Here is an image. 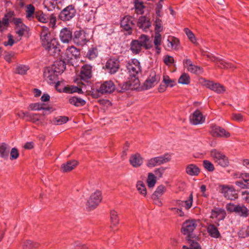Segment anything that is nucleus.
I'll list each match as a JSON object with an SVG mask.
<instances>
[{
  "label": "nucleus",
  "instance_id": "f257e3e1",
  "mask_svg": "<svg viewBox=\"0 0 249 249\" xmlns=\"http://www.w3.org/2000/svg\"><path fill=\"white\" fill-rule=\"evenodd\" d=\"M40 37L42 46L50 54L53 55L59 51L58 43L57 40L52 36L48 28L43 27Z\"/></svg>",
  "mask_w": 249,
  "mask_h": 249
},
{
  "label": "nucleus",
  "instance_id": "f03ea898",
  "mask_svg": "<svg viewBox=\"0 0 249 249\" xmlns=\"http://www.w3.org/2000/svg\"><path fill=\"white\" fill-rule=\"evenodd\" d=\"M66 68L63 60L55 61L52 67L47 68L44 71V78H56L61 74Z\"/></svg>",
  "mask_w": 249,
  "mask_h": 249
},
{
  "label": "nucleus",
  "instance_id": "7ed1b4c3",
  "mask_svg": "<svg viewBox=\"0 0 249 249\" xmlns=\"http://www.w3.org/2000/svg\"><path fill=\"white\" fill-rule=\"evenodd\" d=\"M210 156L215 163L223 167H228L229 165L228 158L219 150L215 149L212 150Z\"/></svg>",
  "mask_w": 249,
  "mask_h": 249
},
{
  "label": "nucleus",
  "instance_id": "20e7f679",
  "mask_svg": "<svg viewBox=\"0 0 249 249\" xmlns=\"http://www.w3.org/2000/svg\"><path fill=\"white\" fill-rule=\"evenodd\" d=\"M171 160V156L169 153H165L160 156L151 158L147 161V167L152 168L169 162Z\"/></svg>",
  "mask_w": 249,
  "mask_h": 249
},
{
  "label": "nucleus",
  "instance_id": "39448f33",
  "mask_svg": "<svg viewBox=\"0 0 249 249\" xmlns=\"http://www.w3.org/2000/svg\"><path fill=\"white\" fill-rule=\"evenodd\" d=\"M56 89L59 92H64L67 93H73L77 92L82 93V89L76 86H71L70 87L65 86L63 81H57L55 84Z\"/></svg>",
  "mask_w": 249,
  "mask_h": 249
},
{
  "label": "nucleus",
  "instance_id": "423d86ee",
  "mask_svg": "<svg viewBox=\"0 0 249 249\" xmlns=\"http://www.w3.org/2000/svg\"><path fill=\"white\" fill-rule=\"evenodd\" d=\"M197 226L195 219H190L186 220L182 224L181 232L184 235L190 237L192 235L194 230Z\"/></svg>",
  "mask_w": 249,
  "mask_h": 249
},
{
  "label": "nucleus",
  "instance_id": "0eeeda50",
  "mask_svg": "<svg viewBox=\"0 0 249 249\" xmlns=\"http://www.w3.org/2000/svg\"><path fill=\"white\" fill-rule=\"evenodd\" d=\"M13 23L15 25V32L19 37L18 41L20 40L22 36L27 33L29 31V28L24 24L22 19L20 18H15L13 19Z\"/></svg>",
  "mask_w": 249,
  "mask_h": 249
},
{
  "label": "nucleus",
  "instance_id": "6e6552de",
  "mask_svg": "<svg viewBox=\"0 0 249 249\" xmlns=\"http://www.w3.org/2000/svg\"><path fill=\"white\" fill-rule=\"evenodd\" d=\"M220 187L221 193L226 198L233 200L238 197V194L233 186L222 185Z\"/></svg>",
  "mask_w": 249,
  "mask_h": 249
},
{
  "label": "nucleus",
  "instance_id": "1a4fd4ad",
  "mask_svg": "<svg viewBox=\"0 0 249 249\" xmlns=\"http://www.w3.org/2000/svg\"><path fill=\"white\" fill-rule=\"evenodd\" d=\"M75 14L74 7L72 5H69L60 12L59 18L62 21H68L72 18Z\"/></svg>",
  "mask_w": 249,
  "mask_h": 249
},
{
  "label": "nucleus",
  "instance_id": "9d476101",
  "mask_svg": "<svg viewBox=\"0 0 249 249\" xmlns=\"http://www.w3.org/2000/svg\"><path fill=\"white\" fill-rule=\"evenodd\" d=\"M199 82L204 86L218 93H223L225 91L224 87L218 83H214L213 81L206 79H199Z\"/></svg>",
  "mask_w": 249,
  "mask_h": 249
},
{
  "label": "nucleus",
  "instance_id": "9b49d317",
  "mask_svg": "<svg viewBox=\"0 0 249 249\" xmlns=\"http://www.w3.org/2000/svg\"><path fill=\"white\" fill-rule=\"evenodd\" d=\"M211 134L215 137L229 138L231 135L230 132L227 131L224 128L216 124H211L210 126Z\"/></svg>",
  "mask_w": 249,
  "mask_h": 249
},
{
  "label": "nucleus",
  "instance_id": "f8f14e48",
  "mask_svg": "<svg viewBox=\"0 0 249 249\" xmlns=\"http://www.w3.org/2000/svg\"><path fill=\"white\" fill-rule=\"evenodd\" d=\"M207 56L210 60L215 63L218 67L221 69H233L235 67L232 63L224 60L220 57L215 56L212 54H208Z\"/></svg>",
  "mask_w": 249,
  "mask_h": 249
},
{
  "label": "nucleus",
  "instance_id": "ddd939ff",
  "mask_svg": "<svg viewBox=\"0 0 249 249\" xmlns=\"http://www.w3.org/2000/svg\"><path fill=\"white\" fill-rule=\"evenodd\" d=\"M183 65L184 67L191 73L200 74L203 72V68L194 65L190 59H184L183 60Z\"/></svg>",
  "mask_w": 249,
  "mask_h": 249
},
{
  "label": "nucleus",
  "instance_id": "4468645a",
  "mask_svg": "<svg viewBox=\"0 0 249 249\" xmlns=\"http://www.w3.org/2000/svg\"><path fill=\"white\" fill-rule=\"evenodd\" d=\"M127 69L131 78H136L140 71V62L136 59H132L127 65Z\"/></svg>",
  "mask_w": 249,
  "mask_h": 249
},
{
  "label": "nucleus",
  "instance_id": "2eb2a0df",
  "mask_svg": "<svg viewBox=\"0 0 249 249\" xmlns=\"http://www.w3.org/2000/svg\"><path fill=\"white\" fill-rule=\"evenodd\" d=\"M102 194L99 191H96L92 194L87 201V206L90 209L95 208L102 199Z\"/></svg>",
  "mask_w": 249,
  "mask_h": 249
},
{
  "label": "nucleus",
  "instance_id": "dca6fc26",
  "mask_svg": "<svg viewBox=\"0 0 249 249\" xmlns=\"http://www.w3.org/2000/svg\"><path fill=\"white\" fill-rule=\"evenodd\" d=\"M72 39L74 43L78 46H83L88 41L86 33L82 30L74 32Z\"/></svg>",
  "mask_w": 249,
  "mask_h": 249
},
{
  "label": "nucleus",
  "instance_id": "f3484780",
  "mask_svg": "<svg viewBox=\"0 0 249 249\" xmlns=\"http://www.w3.org/2000/svg\"><path fill=\"white\" fill-rule=\"evenodd\" d=\"M164 48L169 51L178 50L180 48L179 40L174 36H169L167 39Z\"/></svg>",
  "mask_w": 249,
  "mask_h": 249
},
{
  "label": "nucleus",
  "instance_id": "a211bd4d",
  "mask_svg": "<svg viewBox=\"0 0 249 249\" xmlns=\"http://www.w3.org/2000/svg\"><path fill=\"white\" fill-rule=\"evenodd\" d=\"M65 55L67 61L71 62L72 60L77 59L79 57L80 55V51L76 47L71 46L67 48Z\"/></svg>",
  "mask_w": 249,
  "mask_h": 249
},
{
  "label": "nucleus",
  "instance_id": "6ab92c4d",
  "mask_svg": "<svg viewBox=\"0 0 249 249\" xmlns=\"http://www.w3.org/2000/svg\"><path fill=\"white\" fill-rule=\"evenodd\" d=\"M119 67V61L114 58L108 59L106 64V68L110 74L115 73L118 71Z\"/></svg>",
  "mask_w": 249,
  "mask_h": 249
},
{
  "label": "nucleus",
  "instance_id": "aec40b11",
  "mask_svg": "<svg viewBox=\"0 0 249 249\" xmlns=\"http://www.w3.org/2000/svg\"><path fill=\"white\" fill-rule=\"evenodd\" d=\"M226 216V211L223 208L217 207L212 210L210 217L211 219H215L218 221H220L223 220Z\"/></svg>",
  "mask_w": 249,
  "mask_h": 249
},
{
  "label": "nucleus",
  "instance_id": "412c9836",
  "mask_svg": "<svg viewBox=\"0 0 249 249\" xmlns=\"http://www.w3.org/2000/svg\"><path fill=\"white\" fill-rule=\"evenodd\" d=\"M115 86L114 83L111 81H107L102 84L99 88L101 94L110 93L114 91Z\"/></svg>",
  "mask_w": 249,
  "mask_h": 249
},
{
  "label": "nucleus",
  "instance_id": "4be33fe9",
  "mask_svg": "<svg viewBox=\"0 0 249 249\" xmlns=\"http://www.w3.org/2000/svg\"><path fill=\"white\" fill-rule=\"evenodd\" d=\"M132 18L130 16L124 17L121 21V26L125 30L131 33V30L133 26Z\"/></svg>",
  "mask_w": 249,
  "mask_h": 249
},
{
  "label": "nucleus",
  "instance_id": "5701e85b",
  "mask_svg": "<svg viewBox=\"0 0 249 249\" xmlns=\"http://www.w3.org/2000/svg\"><path fill=\"white\" fill-rule=\"evenodd\" d=\"M190 121L192 124L197 125L203 123L205 121V118L201 111L196 110L194 112Z\"/></svg>",
  "mask_w": 249,
  "mask_h": 249
},
{
  "label": "nucleus",
  "instance_id": "b1692460",
  "mask_svg": "<svg viewBox=\"0 0 249 249\" xmlns=\"http://www.w3.org/2000/svg\"><path fill=\"white\" fill-rule=\"evenodd\" d=\"M59 36L62 42L68 43L72 39V32L67 28H63L60 31Z\"/></svg>",
  "mask_w": 249,
  "mask_h": 249
},
{
  "label": "nucleus",
  "instance_id": "393cba45",
  "mask_svg": "<svg viewBox=\"0 0 249 249\" xmlns=\"http://www.w3.org/2000/svg\"><path fill=\"white\" fill-rule=\"evenodd\" d=\"M185 172L190 176H197L200 173V170L196 165L191 163L186 165Z\"/></svg>",
  "mask_w": 249,
  "mask_h": 249
},
{
  "label": "nucleus",
  "instance_id": "a878e982",
  "mask_svg": "<svg viewBox=\"0 0 249 249\" xmlns=\"http://www.w3.org/2000/svg\"><path fill=\"white\" fill-rule=\"evenodd\" d=\"M35 7L32 4H29L27 5L25 9V17L27 19L31 21L34 19L35 17Z\"/></svg>",
  "mask_w": 249,
  "mask_h": 249
},
{
  "label": "nucleus",
  "instance_id": "bb28decb",
  "mask_svg": "<svg viewBox=\"0 0 249 249\" xmlns=\"http://www.w3.org/2000/svg\"><path fill=\"white\" fill-rule=\"evenodd\" d=\"M78 164L76 160H70L62 164L61 168L63 172H68L73 170Z\"/></svg>",
  "mask_w": 249,
  "mask_h": 249
},
{
  "label": "nucleus",
  "instance_id": "cd10ccee",
  "mask_svg": "<svg viewBox=\"0 0 249 249\" xmlns=\"http://www.w3.org/2000/svg\"><path fill=\"white\" fill-rule=\"evenodd\" d=\"M10 150V147L8 144L5 142L1 143L0 145V157L4 159L7 160L9 157Z\"/></svg>",
  "mask_w": 249,
  "mask_h": 249
},
{
  "label": "nucleus",
  "instance_id": "c85d7f7f",
  "mask_svg": "<svg viewBox=\"0 0 249 249\" xmlns=\"http://www.w3.org/2000/svg\"><path fill=\"white\" fill-rule=\"evenodd\" d=\"M69 103L76 107L84 106L86 103V101L76 96L70 97L69 98Z\"/></svg>",
  "mask_w": 249,
  "mask_h": 249
},
{
  "label": "nucleus",
  "instance_id": "c756f323",
  "mask_svg": "<svg viewBox=\"0 0 249 249\" xmlns=\"http://www.w3.org/2000/svg\"><path fill=\"white\" fill-rule=\"evenodd\" d=\"M61 2V0H44L43 5L44 7L49 11H53L56 7L58 8V3Z\"/></svg>",
  "mask_w": 249,
  "mask_h": 249
},
{
  "label": "nucleus",
  "instance_id": "7c9ffc66",
  "mask_svg": "<svg viewBox=\"0 0 249 249\" xmlns=\"http://www.w3.org/2000/svg\"><path fill=\"white\" fill-rule=\"evenodd\" d=\"M209 235L213 238H218L221 236L220 232L217 227L213 224H210L207 228Z\"/></svg>",
  "mask_w": 249,
  "mask_h": 249
},
{
  "label": "nucleus",
  "instance_id": "2f4dec72",
  "mask_svg": "<svg viewBox=\"0 0 249 249\" xmlns=\"http://www.w3.org/2000/svg\"><path fill=\"white\" fill-rule=\"evenodd\" d=\"M92 71V67L90 65H84L81 69L80 78H91Z\"/></svg>",
  "mask_w": 249,
  "mask_h": 249
},
{
  "label": "nucleus",
  "instance_id": "473e14b6",
  "mask_svg": "<svg viewBox=\"0 0 249 249\" xmlns=\"http://www.w3.org/2000/svg\"><path fill=\"white\" fill-rule=\"evenodd\" d=\"M193 196L192 193L190 194L187 200L185 201L178 200V205L180 207H184L186 210H189L192 206Z\"/></svg>",
  "mask_w": 249,
  "mask_h": 249
},
{
  "label": "nucleus",
  "instance_id": "72a5a7b5",
  "mask_svg": "<svg viewBox=\"0 0 249 249\" xmlns=\"http://www.w3.org/2000/svg\"><path fill=\"white\" fill-rule=\"evenodd\" d=\"M175 85V82L171 79H163V83L159 88V91L162 92L166 90V87H173Z\"/></svg>",
  "mask_w": 249,
  "mask_h": 249
},
{
  "label": "nucleus",
  "instance_id": "f704fd0d",
  "mask_svg": "<svg viewBox=\"0 0 249 249\" xmlns=\"http://www.w3.org/2000/svg\"><path fill=\"white\" fill-rule=\"evenodd\" d=\"M235 213L240 216L247 217L249 214V210L243 205H237L235 207Z\"/></svg>",
  "mask_w": 249,
  "mask_h": 249
},
{
  "label": "nucleus",
  "instance_id": "c9c22d12",
  "mask_svg": "<svg viewBox=\"0 0 249 249\" xmlns=\"http://www.w3.org/2000/svg\"><path fill=\"white\" fill-rule=\"evenodd\" d=\"M166 190V188L164 185H160L159 186L152 195V199L153 200H157L159 201V197L165 192Z\"/></svg>",
  "mask_w": 249,
  "mask_h": 249
},
{
  "label": "nucleus",
  "instance_id": "e433bc0d",
  "mask_svg": "<svg viewBox=\"0 0 249 249\" xmlns=\"http://www.w3.org/2000/svg\"><path fill=\"white\" fill-rule=\"evenodd\" d=\"M141 47H144L145 49H149L153 47L152 41L149 37L144 35H141Z\"/></svg>",
  "mask_w": 249,
  "mask_h": 249
},
{
  "label": "nucleus",
  "instance_id": "4c0bfd02",
  "mask_svg": "<svg viewBox=\"0 0 249 249\" xmlns=\"http://www.w3.org/2000/svg\"><path fill=\"white\" fill-rule=\"evenodd\" d=\"M99 50L97 47H94L89 48L86 54V57L89 60L95 59L98 56Z\"/></svg>",
  "mask_w": 249,
  "mask_h": 249
},
{
  "label": "nucleus",
  "instance_id": "58836bf2",
  "mask_svg": "<svg viewBox=\"0 0 249 249\" xmlns=\"http://www.w3.org/2000/svg\"><path fill=\"white\" fill-rule=\"evenodd\" d=\"M129 162L134 167H139L140 166V154L137 153L132 155L129 159Z\"/></svg>",
  "mask_w": 249,
  "mask_h": 249
},
{
  "label": "nucleus",
  "instance_id": "ea45409f",
  "mask_svg": "<svg viewBox=\"0 0 249 249\" xmlns=\"http://www.w3.org/2000/svg\"><path fill=\"white\" fill-rule=\"evenodd\" d=\"M36 18L40 22L47 23L48 22V17L41 11H36L35 14Z\"/></svg>",
  "mask_w": 249,
  "mask_h": 249
},
{
  "label": "nucleus",
  "instance_id": "a19ab883",
  "mask_svg": "<svg viewBox=\"0 0 249 249\" xmlns=\"http://www.w3.org/2000/svg\"><path fill=\"white\" fill-rule=\"evenodd\" d=\"M22 246L24 249H34L38 248L39 246V244L29 240L24 241Z\"/></svg>",
  "mask_w": 249,
  "mask_h": 249
},
{
  "label": "nucleus",
  "instance_id": "79ce46f5",
  "mask_svg": "<svg viewBox=\"0 0 249 249\" xmlns=\"http://www.w3.org/2000/svg\"><path fill=\"white\" fill-rule=\"evenodd\" d=\"M130 50L133 53H139L140 52V42L138 40H133L130 44Z\"/></svg>",
  "mask_w": 249,
  "mask_h": 249
},
{
  "label": "nucleus",
  "instance_id": "37998d69",
  "mask_svg": "<svg viewBox=\"0 0 249 249\" xmlns=\"http://www.w3.org/2000/svg\"><path fill=\"white\" fill-rule=\"evenodd\" d=\"M156 177L154 174L152 173H149L147 179V183L149 188H153L157 182Z\"/></svg>",
  "mask_w": 249,
  "mask_h": 249
},
{
  "label": "nucleus",
  "instance_id": "c03bdc74",
  "mask_svg": "<svg viewBox=\"0 0 249 249\" xmlns=\"http://www.w3.org/2000/svg\"><path fill=\"white\" fill-rule=\"evenodd\" d=\"M184 32L187 36L190 41L194 44H197V39L192 31H191L189 28H185L184 29Z\"/></svg>",
  "mask_w": 249,
  "mask_h": 249
},
{
  "label": "nucleus",
  "instance_id": "a18cd8bd",
  "mask_svg": "<svg viewBox=\"0 0 249 249\" xmlns=\"http://www.w3.org/2000/svg\"><path fill=\"white\" fill-rule=\"evenodd\" d=\"M14 12L9 11L5 14L2 20L4 21V23L6 24L9 26L10 21H12L13 22V19L15 18H14Z\"/></svg>",
  "mask_w": 249,
  "mask_h": 249
},
{
  "label": "nucleus",
  "instance_id": "49530a36",
  "mask_svg": "<svg viewBox=\"0 0 249 249\" xmlns=\"http://www.w3.org/2000/svg\"><path fill=\"white\" fill-rule=\"evenodd\" d=\"M155 82H156V79H147L143 83V85L141 87V89L146 90L149 89L154 86Z\"/></svg>",
  "mask_w": 249,
  "mask_h": 249
},
{
  "label": "nucleus",
  "instance_id": "de8ad7c7",
  "mask_svg": "<svg viewBox=\"0 0 249 249\" xmlns=\"http://www.w3.org/2000/svg\"><path fill=\"white\" fill-rule=\"evenodd\" d=\"M44 104H40L39 103H36L35 104H32L30 105V107L31 109L33 110H50V108L43 107Z\"/></svg>",
  "mask_w": 249,
  "mask_h": 249
},
{
  "label": "nucleus",
  "instance_id": "09e8293b",
  "mask_svg": "<svg viewBox=\"0 0 249 249\" xmlns=\"http://www.w3.org/2000/svg\"><path fill=\"white\" fill-rule=\"evenodd\" d=\"M151 26L150 19L146 17L141 16V28L144 30L149 28Z\"/></svg>",
  "mask_w": 249,
  "mask_h": 249
},
{
  "label": "nucleus",
  "instance_id": "8fccbe9b",
  "mask_svg": "<svg viewBox=\"0 0 249 249\" xmlns=\"http://www.w3.org/2000/svg\"><path fill=\"white\" fill-rule=\"evenodd\" d=\"M160 18L156 17V20L155 21V33H160L161 32H162L163 30V26H162V21Z\"/></svg>",
  "mask_w": 249,
  "mask_h": 249
},
{
  "label": "nucleus",
  "instance_id": "3c124183",
  "mask_svg": "<svg viewBox=\"0 0 249 249\" xmlns=\"http://www.w3.org/2000/svg\"><path fill=\"white\" fill-rule=\"evenodd\" d=\"M203 166L205 169L210 172H213L215 169L213 164L208 160L203 161Z\"/></svg>",
  "mask_w": 249,
  "mask_h": 249
},
{
  "label": "nucleus",
  "instance_id": "603ef678",
  "mask_svg": "<svg viewBox=\"0 0 249 249\" xmlns=\"http://www.w3.org/2000/svg\"><path fill=\"white\" fill-rule=\"evenodd\" d=\"M110 219L112 224L114 226H116L119 223V218L117 213L114 211L112 210L110 212Z\"/></svg>",
  "mask_w": 249,
  "mask_h": 249
},
{
  "label": "nucleus",
  "instance_id": "864d4df0",
  "mask_svg": "<svg viewBox=\"0 0 249 249\" xmlns=\"http://www.w3.org/2000/svg\"><path fill=\"white\" fill-rule=\"evenodd\" d=\"M10 159L11 160L17 159L19 155L18 151L17 148L14 147L10 150Z\"/></svg>",
  "mask_w": 249,
  "mask_h": 249
},
{
  "label": "nucleus",
  "instance_id": "5fc2aeb1",
  "mask_svg": "<svg viewBox=\"0 0 249 249\" xmlns=\"http://www.w3.org/2000/svg\"><path fill=\"white\" fill-rule=\"evenodd\" d=\"M49 20V26L52 28H54L55 27L56 18L55 15L52 14L48 17Z\"/></svg>",
  "mask_w": 249,
  "mask_h": 249
},
{
  "label": "nucleus",
  "instance_id": "6e6d98bb",
  "mask_svg": "<svg viewBox=\"0 0 249 249\" xmlns=\"http://www.w3.org/2000/svg\"><path fill=\"white\" fill-rule=\"evenodd\" d=\"M28 69L29 68L27 66L20 65L16 68V72L20 74H24Z\"/></svg>",
  "mask_w": 249,
  "mask_h": 249
},
{
  "label": "nucleus",
  "instance_id": "4d7b16f0",
  "mask_svg": "<svg viewBox=\"0 0 249 249\" xmlns=\"http://www.w3.org/2000/svg\"><path fill=\"white\" fill-rule=\"evenodd\" d=\"M163 62L166 65L171 66L175 62V60L173 56L166 55L163 57Z\"/></svg>",
  "mask_w": 249,
  "mask_h": 249
},
{
  "label": "nucleus",
  "instance_id": "13d9d810",
  "mask_svg": "<svg viewBox=\"0 0 249 249\" xmlns=\"http://www.w3.org/2000/svg\"><path fill=\"white\" fill-rule=\"evenodd\" d=\"M166 168L163 167H160L159 168H157L154 170V173L156 176V177L160 178L162 177L163 174L165 172Z\"/></svg>",
  "mask_w": 249,
  "mask_h": 249
},
{
  "label": "nucleus",
  "instance_id": "bf43d9fd",
  "mask_svg": "<svg viewBox=\"0 0 249 249\" xmlns=\"http://www.w3.org/2000/svg\"><path fill=\"white\" fill-rule=\"evenodd\" d=\"M162 9V4L158 2L156 4V17L161 18L162 16L161 14V10Z\"/></svg>",
  "mask_w": 249,
  "mask_h": 249
},
{
  "label": "nucleus",
  "instance_id": "052dcab7",
  "mask_svg": "<svg viewBox=\"0 0 249 249\" xmlns=\"http://www.w3.org/2000/svg\"><path fill=\"white\" fill-rule=\"evenodd\" d=\"M8 41H4L3 42V44L5 46H10L11 47L13 45L14 43L15 42V40L13 39V36L11 34H8Z\"/></svg>",
  "mask_w": 249,
  "mask_h": 249
},
{
  "label": "nucleus",
  "instance_id": "680f3d73",
  "mask_svg": "<svg viewBox=\"0 0 249 249\" xmlns=\"http://www.w3.org/2000/svg\"><path fill=\"white\" fill-rule=\"evenodd\" d=\"M161 35L160 33H155L154 40V45H160L161 44Z\"/></svg>",
  "mask_w": 249,
  "mask_h": 249
},
{
  "label": "nucleus",
  "instance_id": "e2e57ef3",
  "mask_svg": "<svg viewBox=\"0 0 249 249\" xmlns=\"http://www.w3.org/2000/svg\"><path fill=\"white\" fill-rule=\"evenodd\" d=\"M231 118L233 120L237 122H242L244 121V116L241 113H233L232 115Z\"/></svg>",
  "mask_w": 249,
  "mask_h": 249
},
{
  "label": "nucleus",
  "instance_id": "0e129e2a",
  "mask_svg": "<svg viewBox=\"0 0 249 249\" xmlns=\"http://www.w3.org/2000/svg\"><path fill=\"white\" fill-rule=\"evenodd\" d=\"M21 113L23 115L24 117H25V116L28 117L33 122H36L39 120L38 118H36V117L37 115L36 114H32V113L30 114V113H28V112H22Z\"/></svg>",
  "mask_w": 249,
  "mask_h": 249
},
{
  "label": "nucleus",
  "instance_id": "69168bd1",
  "mask_svg": "<svg viewBox=\"0 0 249 249\" xmlns=\"http://www.w3.org/2000/svg\"><path fill=\"white\" fill-rule=\"evenodd\" d=\"M170 210L175 214H177L180 217H182L184 215V212L179 209L177 208H171Z\"/></svg>",
  "mask_w": 249,
  "mask_h": 249
},
{
  "label": "nucleus",
  "instance_id": "338daca9",
  "mask_svg": "<svg viewBox=\"0 0 249 249\" xmlns=\"http://www.w3.org/2000/svg\"><path fill=\"white\" fill-rule=\"evenodd\" d=\"M190 243L191 249H201V247L197 242L193 240H190Z\"/></svg>",
  "mask_w": 249,
  "mask_h": 249
},
{
  "label": "nucleus",
  "instance_id": "774afa93",
  "mask_svg": "<svg viewBox=\"0 0 249 249\" xmlns=\"http://www.w3.org/2000/svg\"><path fill=\"white\" fill-rule=\"evenodd\" d=\"M240 178L243 179L245 182H249V173H244L240 174Z\"/></svg>",
  "mask_w": 249,
  "mask_h": 249
}]
</instances>
